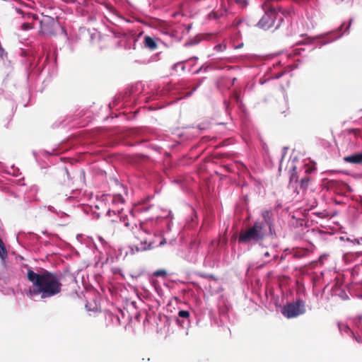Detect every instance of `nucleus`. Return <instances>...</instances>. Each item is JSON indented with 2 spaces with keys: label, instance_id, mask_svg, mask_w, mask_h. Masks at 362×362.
I'll use <instances>...</instances> for the list:
<instances>
[{
  "label": "nucleus",
  "instance_id": "obj_1",
  "mask_svg": "<svg viewBox=\"0 0 362 362\" xmlns=\"http://www.w3.org/2000/svg\"><path fill=\"white\" fill-rule=\"evenodd\" d=\"M27 279L32 286L26 291L30 298L40 296L41 299H47L59 295L62 291V275L41 269L35 272L30 269L27 271Z\"/></svg>",
  "mask_w": 362,
  "mask_h": 362
},
{
  "label": "nucleus",
  "instance_id": "obj_2",
  "mask_svg": "<svg viewBox=\"0 0 362 362\" xmlns=\"http://www.w3.org/2000/svg\"><path fill=\"white\" fill-rule=\"evenodd\" d=\"M266 221H256L253 226L245 231L240 232L238 242L240 243H249L250 242L258 243L262 241L266 235Z\"/></svg>",
  "mask_w": 362,
  "mask_h": 362
},
{
  "label": "nucleus",
  "instance_id": "obj_3",
  "mask_svg": "<svg viewBox=\"0 0 362 362\" xmlns=\"http://www.w3.org/2000/svg\"><path fill=\"white\" fill-rule=\"evenodd\" d=\"M305 312V302L302 299L286 304L281 310L282 315L288 319L296 317Z\"/></svg>",
  "mask_w": 362,
  "mask_h": 362
},
{
  "label": "nucleus",
  "instance_id": "obj_4",
  "mask_svg": "<svg viewBox=\"0 0 362 362\" xmlns=\"http://www.w3.org/2000/svg\"><path fill=\"white\" fill-rule=\"evenodd\" d=\"M40 34L45 36L55 35L57 30L59 28V23L53 18L45 16L40 21Z\"/></svg>",
  "mask_w": 362,
  "mask_h": 362
},
{
  "label": "nucleus",
  "instance_id": "obj_5",
  "mask_svg": "<svg viewBox=\"0 0 362 362\" xmlns=\"http://www.w3.org/2000/svg\"><path fill=\"white\" fill-rule=\"evenodd\" d=\"M265 13L257 23V26L263 30H268L272 28L278 16V13L275 8L265 4Z\"/></svg>",
  "mask_w": 362,
  "mask_h": 362
},
{
  "label": "nucleus",
  "instance_id": "obj_6",
  "mask_svg": "<svg viewBox=\"0 0 362 362\" xmlns=\"http://www.w3.org/2000/svg\"><path fill=\"white\" fill-rule=\"evenodd\" d=\"M149 234L141 228H137L135 235V247L137 250H146L151 248L152 242L148 240Z\"/></svg>",
  "mask_w": 362,
  "mask_h": 362
},
{
  "label": "nucleus",
  "instance_id": "obj_7",
  "mask_svg": "<svg viewBox=\"0 0 362 362\" xmlns=\"http://www.w3.org/2000/svg\"><path fill=\"white\" fill-rule=\"evenodd\" d=\"M16 11L18 14L21 15L22 18L27 20V21L22 23V30L27 31L34 28V22L37 18L35 15L31 14L30 13H25L21 9H16Z\"/></svg>",
  "mask_w": 362,
  "mask_h": 362
},
{
  "label": "nucleus",
  "instance_id": "obj_8",
  "mask_svg": "<svg viewBox=\"0 0 362 362\" xmlns=\"http://www.w3.org/2000/svg\"><path fill=\"white\" fill-rule=\"evenodd\" d=\"M344 161L351 164H362V153H354L350 156H345L343 158Z\"/></svg>",
  "mask_w": 362,
  "mask_h": 362
},
{
  "label": "nucleus",
  "instance_id": "obj_9",
  "mask_svg": "<svg viewBox=\"0 0 362 362\" xmlns=\"http://www.w3.org/2000/svg\"><path fill=\"white\" fill-rule=\"evenodd\" d=\"M144 44L146 47L151 50H155L158 47L157 43L154 39L148 35L144 37Z\"/></svg>",
  "mask_w": 362,
  "mask_h": 362
},
{
  "label": "nucleus",
  "instance_id": "obj_10",
  "mask_svg": "<svg viewBox=\"0 0 362 362\" xmlns=\"http://www.w3.org/2000/svg\"><path fill=\"white\" fill-rule=\"evenodd\" d=\"M296 170H297L296 166L294 165H292V166L291 167V175H290V178H289L290 184H292L293 182L297 183V182H298V177L297 175Z\"/></svg>",
  "mask_w": 362,
  "mask_h": 362
},
{
  "label": "nucleus",
  "instance_id": "obj_11",
  "mask_svg": "<svg viewBox=\"0 0 362 362\" xmlns=\"http://www.w3.org/2000/svg\"><path fill=\"white\" fill-rule=\"evenodd\" d=\"M8 257V252L6 248V246L0 238V258L4 261Z\"/></svg>",
  "mask_w": 362,
  "mask_h": 362
},
{
  "label": "nucleus",
  "instance_id": "obj_12",
  "mask_svg": "<svg viewBox=\"0 0 362 362\" xmlns=\"http://www.w3.org/2000/svg\"><path fill=\"white\" fill-rule=\"evenodd\" d=\"M309 253H310V251L308 249L300 248V249H298L296 251L294 256L298 258H301V257L308 255Z\"/></svg>",
  "mask_w": 362,
  "mask_h": 362
},
{
  "label": "nucleus",
  "instance_id": "obj_13",
  "mask_svg": "<svg viewBox=\"0 0 362 362\" xmlns=\"http://www.w3.org/2000/svg\"><path fill=\"white\" fill-rule=\"evenodd\" d=\"M338 327H339V329L341 332H346V333H349V332H351L353 334V332L351 331L350 328L349 327L348 325H346V324H344V323H339L338 324Z\"/></svg>",
  "mask_w": 362,
  "mask_h": 362
},
{
  "label": "nucleus",
  "instance_id": "obj_14",
  "mask_svg": "<svg viewBox=\"0 0 362 362\" xmlns=\"http://www.w3.org/2000/svg\"><path fill=\"white\" fill-rule=\"evenodd\" d=\"M310 182V178L308 177H305L302 178L300 180V187L303 189H306Z\"/></svg>",
  "mask_w": 362,
  "mask_h": 362
},
{
  "label": "nucleus",
  "instance_id": "obj_15",
  "mask_svg": "<svg viewBox=\"0 0 362 362\" xmlns=\"http://www.w3.org/2000/svg\"><path fill=\"white\" fill-rule=\"evenodd\" d=\"M112 202L113 203H124V199L123 197L120 194H116L113 196L112 198Z\"/></svg>",
  "mask_w": 362,
  "mask_h": 362
},
{
  "label": "nucleus",
  "instance_id": "obj_16",
  "mask_svg": "<svg viewBox=\"0 0 362 362\" xmlns=\"http://www.w3.org/2000/svg\"><path fill=\"white\" fill-rule=\"evenodd\" d=\"M178 316L182 318L188 319L190 316L189 312L187 310H180Z\"/></svg>",
  "mask_w": 362,
  "mask_h": 362
},
{
  "label": "nucleus",
  "instance_id": "obj_17",
  "mask_svg": "<svg viewBox=\"0 0 362 362\" xmlns=\"http://www.w3.org/2000/svg\"><path fill=\"white\" fill-rule=\"evenodd\" d=\"M179 67H180L182 71H184L185 69V66L182 64V62L177 63V64H174L173 66V69L175 72H178L177 69H179Z\"/></svg>",
  "mask_w": 362,
  "mask_h": 362
},
{
  "label": "nucleus",
  "instance_id": "obj_18",
  "mask_svg": "<svg viewBox=\"0 0 362 362\" xmlns=\"http://www.w3.org/2000/svg\"><path fill=\"white\" fill-rule=\"evenodd\" d=\"M155 276H163L165 277L167 275V272L164 269H159L153 273Z\"/></svg>",
  "mask_w": 362,
  "mask_h": 362
},
{
  "label": "nucleus",
  "instance_id": "obj_19",
  "mask_svg": "<svg viewBox=\"0 0 362 362\" xmlns=\"http://www.w3.org/2000/svg\"><path fill=\"white\" fill-rule=\"evenodd\" d=\"M119 219H120L121 221L124 222L125 226H127V227H129L130 226V223L129 222V219H128L127 216L122 215V216H120Z\"/></svg>",
  "mask_w": 362,
  "mask_h": 362
},
{
  "label": "nucleus",
  "instance_id": "obj_20",
  "mask_svg": "<svg viewBox=\"0 0 362 362\" xmlns=\"http://www.w3.org/2000/svg\"><path fill=\"white\" fill-rule=\"evenodd\" d=\"M235 1L241 7H245L247 5V0H235Z\"/></svg>",
  "mask_w": 362,
  "mask_h": 362
},
{
  "label": "nucleus",
  "instance_id": "obj_21",
  "mask_svg": "<svg viewBox=\"0 0 362 362\" xmlns=\"http://www.w3.org/2000/svg\"><path fill=\"white\" fill-rule=\"evenodd\" d=\"M209 18H213V19H217V18H218V16L216 12H211L209 14Z\"/></svg>",
  "mask_w": 362,
  "mask_h": 362
},
{
  "label": "nucleus",
  "instance_id": "obj_22",
  "mask_svg": "<svg viewBox=\"0 0 362 362\" xmlns=\"http://www.w3.org/2000/svg\"><path fill=\"white\" fill-rule=\"evenodd\" d=\"M226 47L225 46H223L222 45H217L215 46L214 49L216 50V51H222L223 48H225Z\"/></svg>",
  "mask_w": 362,
  "mask_h": 362
},
{
  "label": "nucleus",
  "instance_id": "obj_23",
  "mask_svg": "<svg viewBox=\"0 0 362 362\" xmlns=\"http://www.w3.org/2000/svg\"><path fill=\"white\" fill-rule=\"evenodd\" d=\"M279 11L281 12L284 16H287L290 14V11L283 10L282 8H279Z\"/></svg>",
  "mask_w": 362,
  "mask_h": 362
},
{
  "label": "nucleus",
  "instance_id": "obj_24",
  "mask_svg": "<svg viewBox=\"0 0 362 362\" xmlns=\"http://www.w3.org/2000/svg\"><path fill=\"white\" fill-rule=\"evenodd\" d=\"M6 53L4 49L0 46V59H3Z\"/></svg>",
  "mask_w": 362,
  "mask_h": 362
},
{
  "label": "nucleus",
  "instance_id": "obj_25",
  "mask_svg": "<svg viewBox=\"0 0 362 362\" xmlns=\"http://www.w3.org/2000/svg\"><path fill=\"white\" fill-rule=\"evenodd\" d=\"M349 133H354V134H358L359 133V129H349L348 130Z\"/></svg>",
  "mask_w": 362,
  "mask_h": 362
},
{
  "label": "nucleus",
  "instance_id": "obj_26",
  "mask_svg": "<svg viewBox=\"0 0 362 362\" xmlns=\"http://www.w3.org/2000/svg\"><path fill=\"white\" fill-rule=\"evenodd\" d=\"M165 243H166V240H165V238H162V240H160V242L159 243V246H163V245H164Z\"/></svg>",
  "mask_w": 362,
  "mask_h": 362
},
{
  "label": "nucleus",
  "instance_id": "obj_27",
  "mask_svg": "<svg viewBox=\"0 0 362 362\" xmlns=\"http://www.w3.org/2000/svg\"><path fill=\"white\" fill-rule=\"evenodd\" d=\"M263 257H264V258H267V257H270L269 252H268V251L264 252L263 254Z\"/></svg>",
  "mask_w": 362,
  "mask_h": 362
},
{
  "label": "nucleus",
  "instance_id": "obj_28",
  "mask_svg": "<svg viewBox=\"0 0 362 362\" xmlns=\"http://www.w3.org/2000/svg\"><path fill=\"white\" fill-rule=\"evenodd\" d=\"M352 23V19H350L349 21V23L346 28V30H348L349 28V27L351 26V24Z\"/></svg>",
  "mask_w": 362,
  "mask_h": 362
},
{
  "label": "nucleus",
  "instance_id": "obj_29",
  "mask_svg": "<svg viewBox=\"0 0 362 362\" xmlns=\"http://www.w3.org/2000/svg\"><path fill=\"white\" fill-rule=\"evenodd\" d=\"M283 74H284L283 72H282V73H281V74H278L275 76V78H280V77L283 75Z\"/></svg>",
  "mask_w": 362,
  "mask_h": 362
},
{
  "label": "nucleus",
  "instance_id": "obj_30",
  "mask_svg": "<svg viewBox=\"0 0 362 362\" xmlns=\"http://www.w3.org/2000/svg\"><path fill=\"white\" fill-rule=\"evenodd\" d=\"M198 86H199V85H197L196 86H194V87L192 88V92L194 91V90L197 88V87H198Z\"/></svg>",
  "mask_w": 362,
  "mask_h": 362
},
{
  "label": "nucleus",
  "instance_id": "obj_31",
  "mask_svg": "<svg viewBox=\"0 0 362 362\" xmlns=\"http://www.w3.org/2000/svg\"><path fill=\"white\" fill-rule=\"evenodd\" d=\"M134 226H135L136 228H137L136 224H135V223H134V226H132V228H132V230H133V229H134Z\"/></svg>",
  "mask_w": 362,
  "mask_h": 362
},
{
  "label": "nucleus",
  "instance_id": "obj_32",
  "mask_svg": "<svg viewBox=\"0 0 362 362\" xmlns=\"http://www.w3.org/2000/svg\"><path fill=\"white\" fill-rule=\"evenodd\" d=\"M344 26V24H341V25L340 26L339 29L341 30L343 27Z\"/></svg>",
  "mask_w": 362,
  "mask_h": 362
},
{
  "label": "nucleus",
  "instance_id": "obj_33",
  "mask_svg": "<svg viewBox=\"0 0 362 362\" xmlns=\"http://www.w3.org/2000/svg\"><path fill=\"white\" fill-rule=\"evenodd\" d=\"M235 80H236V78H234L233 79V84L235 83Z\"/></svg>",
  "mask_w": 362,
  "mask_h": 362
},
{
  "label": "nucleus",
  "instance_id": "obj_34",
  "mask_svg": "<svg viewBox=\"0 0 362 362\" xmlns=\"http://www.w3.org/2000/svg\"><path fill=\"white\" fill-rule=\"evenodd\" d=\"M239 23H240V21H238V23H236V25H238Z\"/></svg>",
  "mask_w": 362,
  "mask_h": 362
},
{
  "label": "nucleus",
  "instance_id": "obj_35",
  "mask_svg": "<svg viewBox=\"0 0 362 362\" xmlns=\"http://www.w3.org/2000/svg\"><path fill=\"white\" fill-rule=\"evenodd\" d=\"M277 257H278V256H277V255H274V259H276V258H277Z\"/></svg>",
  "mask_w": 362,
  "mask_h": 362
}]
</instances>
